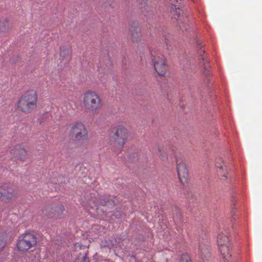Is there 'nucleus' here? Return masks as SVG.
Wrapping results in <instances>:
<instances>
[{
  "label": "nucleus",
  "mask_w": 262,
  "mask_h": 262,
  "mask_svg": "<svg viewBox=\"0 0 262 262\" xmlns=\"http://www.w3.org/2000/svg\"><path fill=\"white\" fill-rule=\"evenodd\" d=\"M177 170L179 180L182 184L187 182L188 172L186 165L183 162L177 163Z\"/></svg>",
  "instance_id": "nucleus-11"
},
{
  "label": "nucleus",
  "mask_w": 262,
  "mask_h": 262,
  "mask_svg": "<svg viewBox=\"0 0 262 262\" xmlns=\"http://www.w3.org/2000/svg\"><path fill=\"white\" fill-rule=\"evenodd\" d=\"M18 195V191L11 184L5 183L0 186V200L9 203Z\"/></svg>",
  "instance_id": "nucleus-7"
},
{
  "label": "nucleus",
  "mask_w": 262,
  "mask_h": 262,
  "mask_svg": "<svg viewBox=\"0 0 262 262\" xmlns=\"http://www.w3.org/2000/svg\"><path fill=\"white\" fill-rule=\"evenodd\" d=\"M204 53H205L204 50H202V49H201V50L199 51L200 56L202 57V59L203 61L204 64H205V60H206V62L207 61V60L205 59V58L203 55Z\"/></svg>",
  "instance_id": "nucleus-26"
},
{
  "label": "nucleus",
  "mask_w": 262,
  "mask_h": 262,
  "mask_svg": "<svg viewBox=\"0 0 262 262\" xmlns=\"http://www.w3.org/2000/svg\"><path fill=\"white\" fill-rule=\"evenodd\" d=\"M9 29V23L7 19L0 22V31L5 32Z\"/></svg>",
  "instance_id": "nucleus-19"
},
{
  "label": "nucleus",
  "mask_w": 262,
  "mask_h": 262,
  "mask_svg": "<svg viewBox=\"0 0 262 262\" xmlns=\"http://www.w3.org/2000/svg\"><path fill=\"white\" fill-rule=\"evenodd\" d=\"M130 39L134 43H138L141 41L142 34L141 29L137 22L133 23L129 27Z\"/></svg>",
  "instance_id": "nucleus-9"
},
{
  "label": "nucleus",
  "mask_w": 262,
  "mask_h": 262,
  "mask_svg": "<svg viewBox=\"0 0 262 262\" xmlns=\"http://www.w3.org/2000/svg\"><path fill=\"white\" fill-rule=\"evenodd\" d=\"M82 103L85 111L92 114L98 112L102 106L100 95L92 90H88L83 93Z\"/></svg>",
  "instance_id": "nucleus-2"
},
{
  "label": "nucleus",
  "mask_w": 262,
  "mask_h": 262,
  "mask_svg": "<svg viewBox=\"0 0 262 262\" xmlns=\"http://www.w3.org/2000/svg\"><path fill=\"white\" fill-rule=\"evenodd\" d=\"M150 53L155 71L160 75H165L167 70V65L165 57L160 53H156L155 52H154V54L152 52Z\"/></svg>",
  "instance_id": "nucleus-8"
},
{
  "label": "nucleus",
  "mask_w": 262,
  "mask_h": 262,
  "mask_svg": "<svg viewBox=\"0 0 262 262\" xmlns=\"http://www.w3.org/2000/svg\"><path fill=\"white\" fill-rule=\"evenodd\" d=\"M199 252L200 253V255L202 258L204 256L205 258L209 257L210 256L209 250L208 248L206 246L203 247L202 246H200Z\"/></svg>",
  "instance_id": "nucleus-16"
},
{
  "label": "nucleus",
  "mask_w": 262,
  "mask_h": 262,
  "mask_svg": "<svg viewBox=\"0 0 262 262\" xmlns=\"http://www.w3.org/2000/svg\"><path fill=\"white\" fill-rule=\"evenodd\" d=\"M38 95L34 90L26 92L17 102L18 110L25 113H29L37 107Z\"/></svg>",
  "instance_id": "nucleus-3"
},
{
  "label": "nucleus",
  "mask_w": 262,
  "mask_h": 262,
  "mask_svg": "<svg viewBox=\"0 0 262 262\" xmlns=\"http://www.w3.org/2000/svg\"><path fill=\"white\" fill-rule=\"evenodd\" d=\"M198 45H199V46H201V43H198Z\"/></svg>",
  "instance_id": "nucleus-28"
},
{
  "label": "nucleus",
  "mask_w": 262,
  "mask_h": 262,
  "mask_svg": "<svg viewBox=\"0 0 262 262\" xmlns=\"http://www.w3.org/2000/svg\"><path fill=\"white\" fill-rule=\"evenodd\" d=\"M147 1V0H143V3H144V6H143L144 10H142L141 12L142 13V14L144 15H146V13L144 12V10L146 11V12H147L148 10L149 9V7L146 4V1Z\"/></svg>",
  "instance_id": "nucleus-24"
},
{
  "label": "nucleus",
  "mask_w": 262,
  "mask_h": 262,
  "mask_svg": "<svg viewBox=\"0 0 262 262\" xmlns=\"http://www.w3.org/2000/svg\"><path fill=\"white\" fill-rule=\"evenodd\" d=\"M217 243L219 249L221 250H227L226 245L230 244L228 237L222 232L219 233L217 236Z\"/></svg>",
  "instance_id": "nucleus-12"
},
{
  "label": "nucleus",
  "mask_w": 262,
  "mask_h": 262,
  "mask_svg": "<svg viewBox=\"0 0 262 262\" xmlns=\"http://www.w3.org/2000/svg\"><path fill=\"white\" fill-rule=\"evenodd\" d=\"M227 246V250H221V249H219V251L221 253V254L222 255V258L223 259L225 262H228L229 261L231 254L230 252V244L229 245H226Z\"/></svg>",
  "instance_id": "nucleus-13"
},
{
  "label": "nucleus",
  "mask_w": 262,
  "mask_h": 262,
  "mask_svg": "<svg viewBox=\"0 0 262 262\" xmlns=\"http://www.w3.org/2000/svg\"><path fill=\"white\" fill-rule=\"evenodd\" d=\"M64 210V206L62 205H60L56 208V211L57 212V215L62 214Z\"/></svg>",
  "instance_id": "nucleus-21"
},
{
  "label": "nucleus",
  "mask_w": 262,
  "mask_h": 262,
  "mask_svg": "<svg viewBox=\"0 0 262 262\" xmlns=\"http://www.w3.org/2000/svg\"><path fill=\"white\" fill-rule=\"evenodd\" d=\"M75 262H89V258L85 255V252L81 254L75 259Z\"/></svg>",
  "instance_id": "nucleus-20"
},
{
  "label": "nucleus",
  "mask_w": 262,
  "mask_h": 262,
  "mask_svg": "<svg viewBox=\"0 0 262 262\" xmlns=\"http://www.w3.org/2000/svg\"><path fill=\"white\" fill-rule=\"evenodd\" d=\"M69 135L75 144L80 146L89 139V132L85 124L80 121L75 122L71 127Z\"/></svg>",
  "instance_id": "nucleus-4"
},
{
  "label": "nucleus",
  "mask_w": 262,
  "mask_h": 262,
  "mask_svg": "<svg viewBox=\"0 0 262 262\" xmlns=\"http://www.w3.org/2000/svg\"><path fill=\"white\" fill-rule=\"evenodd\" d=\"M60 57L62 60H65L66 61H70L71 59V53L70 51L66 48L61 49L60 52Z\"/></svg>",
  "instance_id": "nucleus-14"
},
{
  "label": "nucleus",
  "mask_w": 262,
  "mask_h": 262,
  "mask_svg": "<svg viewBox=\"0 0 262 262\" xmlns=\"http://www.w3.org/2000/svg\"><path fill=\"white\" fill-rule=\"evenodd\" d=\"M100 203L102 206L106 205L107 203H108L111 205H113L114 204V202L112 200H110L109 199H107L106 201H105V200L101 201Z\"/></svg>",
  "instance_id": "nucleus-22"
},
{
  "label": "nucleus",
  "mask_w": 262,
  "mask_h": 262,
  "mask_svg": "<svg viewBox=\"0 0 262 262\" xmlns=\"http://www.w3.org/2000/svg\"><path fill=\"white\" fill-rule=\"evenodd\" d=\"M11 155L16 159L25 161L28 157V152L24 146L20 144L15 145L10 150Z\"/></svg>",
  "instance_id": "nucleus-10"
},
{
  "label": "nucleus",
  "mask_w": 262,
  "mask_h": 262,
  "mask_svg": "<svg viewBox=\"0 0 262 262\" xmlns=\"http://www.w3.org/2000/svg\"><path fill=\"white\" fill-rule=\"evenodd\" d=\"M37 238L36 236L31 232H25L18 238L16 247L20 252H27L36 246Z\"/></svg>",
  "instance_id": "nucleus-5"
},
{
  "label": "nucleus",
  "mask_w": 262,
  "mask_h": 262,
  "mask_svg": "<svg viewBox=\"0 0 262 262\" xmlns=\"http://www.w3.org/2000/svg\"><path fill=\"white\" fill-rule=\"evenodd\" d=\"M110 140L111 150L118 155L127 142L129 136L128 129L122 125L115 126L112 131Z\"/></svg>",
  "instance_id": "nucleus-1"
},
{
  "label": "nucleus",
  "mask_w": 262,
  "mask_h": 262,
  "mask_svg": "<svg viewBox=\"0 0 262 262\" xmlns=\"http://www.w3.org/2000/svg\"><path fill=\"white\" fill-rule=\"evenodd\" d=\"M180 262H192V261L188 256H183L182 257Z\"/></svg>",
  "instance_id": "nucleus-25"
},
{
  "label": "nucleus",
  "mask_w": 262,
  "mask_h": 262,
  "mask_svg": "<svg viewBox=\"0 0 262 262\" xmlns=\"http://www.w3.org/2000/svg\"><path fill=\"white\" fill-rule=\"evenodd\" d=\"M158 156L162 161H166L168 159L167 154L163 148H158Z\"/></svg>",
  "instance_id": "nucleus-18"
},
{
  "label": "nucleus",
  "mask_w": 262,
  "mask_h": 262,
  "mask_svg": "<svg viewBox=\"0 0 262 262\" xmlns=\"http://www.w3.org/2000/svg\"><path fill=\"white\" fill-rule=\"evenodd\" d=\"M216 167L217 168L216 171L219 176H221L223 178H226L227 171L226 169V166L223 163H216Z\"/></svg>",
  "instance_id": "nucleus-15"
},
{
  "label": "nucleus",
  "mask_w": 262,
  "mask_h": 262,
  "mask_svg": "<svg viewBox=\"0 0 262 262\" xmlns=\"http://www.w3.org/2000/svg\"><path fill=\"white\" fill-rule=\"evenodd\" d=\"M171 2L170 13L178 21L180 28L185 27V24L188 22L186 13L181 7V0H169ZM182 29V28H181Z\"/></svg>",
  "instance_id": "nucleus-6"
},
{
  "label": "nucleus",
  "mask_w": 262,
  "mask_h": 262,
  "mask_svg": "<svg viewBox=\"0 0 262 262\" xmlns=\"http://www.w3.org/2000/svg\"><path fill=\"white\" fill-rule=\"evenodd\" d=\"M164 43L166 45V46H168V42H167V41H166V40H165V41Z\"/></svg>",
  "instance_id": "nucleus-27"
},
{
  "label": "nucleus",
  "mask_w": 262,
  "mask_h": 262,
  "mask_svg": "<svg viewBox=\"0 0 262 262\" xmlns=\"http://www.w3.org/2000/svg\"><path fill=\"white\" fill-rule=\"evenodd\" d=\"M6 245V233L0 230V251L3 250Z\"/></svg>",
  "instance_id": "nucleus-17"
},
{
  "label": "nucleus",
  "mask_w": 262,
  "mask_h": 262,
  "mask_svg": "<svg viewBox=\"0 0 262 262\" xmlns=\"http://www.w3.org/2000/svg\"><path fill=\"white\" fill-rule=\"evenodd\" d=\"M74 247L75 250L77 252L79 251V250H81L82 249H84L85 248L84 246L79 243L75 244Z\"/></svg>",
  "instance_id": "nucleus-23"
}]
</instances>
